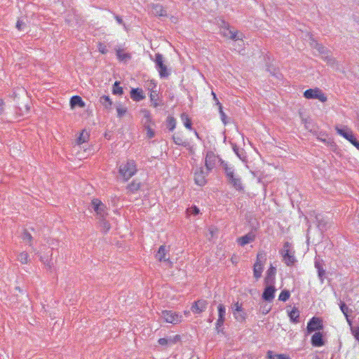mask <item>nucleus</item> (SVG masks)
I'll use <instances>...</instances> for the list:
<instances>
[{
	"label": "nucleus",
	"instance_id": "51",
	"mask_svg": "<svg viewBox=\"0 0 359 359\" xmlns=\"http://www.w3.org/2000/svg\"><path fill=\"white\" fill-rule=\"evenodd\" d=\"M219 114H220V116H221V118H222V122H223L224 124H226V114H225V113L223 111L222 106V105H219Z\"/></svg>",
	"mask_w": 359,
	"mask_h": 359
},
{
	"label": "nucleus",
	"instance_id": "17",
	"mask_svg": "<svg viewBox=\"0 0 359 359\" xmlns=\"http://www.w3.org/2000/svg\"><path fill=\"white\" fill-rule=\"evenodd\" d=\"M276 273V269L271 265L266 272V276L265 278V283L266 285H273L275 281V276Z\"/></svg>",
	"mask_w": 359,
	"mask_h": 359
},
{
	"label": "nucleus",
	"instance_id": "52",
	"mask_svg": "<svg viewBox=\"0 0 359 359\" xmlns=\"http://www.w3.org/2000/svg\"><path fill=\"white\" fill-rule=\"evenodd\" d=\"M243 311L242 306L238 302L234 304L233 306V312H241Z\"/></svg>",
	"mask_w": 359,
	"mask_h": 359
},
{
	"label": "nucleus",
	"instance_id": "62",
	"mask_svg": "<svg viewBox=\"0 0 359 359\" xmlns=\"http://www.w3.org/2000/svg\"><path fill=\"white\" fill-rule=\"evenodd\" d=\"M115 19H116V20L117 21L118 23H119L121 25H123V20L119 16L116 15L115 16Z\"/></svg>",
	"mask_w": 359,
	"mask_h": 359
},
{
	"label": "nucleus",
	"instance_id": "57",
	"mask_svg": "<svg viewBox=\"0 0 359 359\" xmlns=\"http://www.w3.org/2000/svg\"><path fill=\"white\" fill-rule=\"evenodd\" d=\"M273 359H288V357L285 354H276Z\"/></svg>",
	"mask_w": 359,
	"mask_h": 359
},
{
	"label": "nucleus",
	"instance_id": "15",
	"mask_svg": "<svg viewBox=\"0 0 359 359\" xmlns=\"http://www.w3.org/2000/svg\"><path fill=\"white\" fill-rule=\"evenodd\" d=\"M180 339V335H175L169 338H161L158 339V343L163 346H171L175 344Z\"/></svg>",
	"mask_w": 359,
	"mask_h": 359
},
{
	"label": "nucleus",
	"instance_id": "5",
	"mask_svg": "<svg viewBox=\"0 0 359 359\" xmlns=\"http://www.w3.org/2000/svg\"><path fill=\"white\" fill-rule=\"evenodd\" d=\"M161 316L166 323L177 324L182 321V316L172 311H163Z\"/></svg>",
	"mask_w": 359,
	"mask_h": 359
},
{
	"label": "nucleus",
	"instance_id": "46",
	"mask_svg": "<svg viewBox=\"0 0 359 359\" xmlns=\"http://www.w3.org/2000/svg\"><path fill=\"white\" fill-rule=\"evenodd\" d=\"M22 239L23 241L27 242L29 246H32V236L29 233H28L27 231H25L22 236Z\"/></svg>",
	"mask_w": 359,
	"mask_h": 359
},
{
	"label": "nucleus",
	"instance_id": "14",
	"mask_svg": "<svg viewBox=\"0 0 359 359\" xmlns=\"http://www.w3.org/2000/svg\"><path fill=\"white\" fill-rule=\"evenodd\" d=\"M335 130L339 135L344 137L349 142H351L355 137L353 132L346 126H344L343 128H340L338 126H336Z\"/></svg>",
	"mask_w": 359,
	"mask_h": 359
},
{
	"label": "nucleus",
	"instance_id": "34",
	"mask_svg": "<svg viewBox=\"0 0 359 359\" xmlns=\"http://www.w3.org/2000/svg\"><path fill=\"white\" fill-rule=\"evenodd\" d=\"M315 267L318 270V273L319 278L323 280V276H325V271L323 269L321 263L319 261H316L315 262Z\"/></svg>",
	"mask_w": 359,
	"mask_h": 359
},
{
	"label": "nucleus",
	"instance_id": "20",
	"mask_svg": "<svg viewBox=\"0 0 359 359\" xmlns=\"http://www.w3.org/2000/svg\"><path fill=\"white\" fill-rule=\"evenodd\" d=\"M318 227L320 231H325L330 227V223L323 217L317 215L316 217Z\"/></svg>",
	"mask_w": 359,
	"mask_h": 359
},
{
	"label": "nucleus",
	"instance_id": "27",
	"mask_svg": "<svg viewBox=\"0 0 359 359\" xmlns=\"http://www.w3.org/2000/svg\"><path fill=\"white\" fill-rule=\"evenodd\" d=\"M221 165L224 170H225V173L228 177V180L233 178V170L232 168L229 167L227 163L224 161L221 162Z\"/></svg>",
	"mask_w": 359,
	"mask_h": 359
},
{
	"label": "nucleus",
	"instance_id": "42",
	"mask_svg": "<svg viewBox=\"0 0 359 359\" xmlns=\"http://www.w3.org/2000/svg\"><path fill=\"white\" fill-rule=\"evenodd\" d=\"M116 55L120 60H126L130 58V55L128 53H125L123 50H118L116 51Z\"/></svg>",
	"mask_w": 359,
	"mask_h": 359
},
{
	"label": "nucleus",
	"instance_id": "39",
	"mask_svg": "<svg viewBox=\"0 0 359 359\" xmlns=\"http://www.w3.org/2000/svg\"><path fill=\"white\" fill-rule=\"evenodd\" d=\"M234 318L236 319L238 322H243L245 319V314L243 311L241 312H233Z\"/></svg>",
	"mask_w": 359,
	"mask_h": 359
},
{
	"label": "nucleus",
	"instance_id": "24",
	"mask_svg": "<svg viewBox=\"0 0 359 359\" xmlns=\"http://www.w3.org/2000/svg\"><path fill=\"white\" fill-rule=\"evenodd\" d=\"M140 113L143 116L142 122L144 126L150 125L152 123L151 114L147 109H142Z\"/></svg>",
	"mask_w": 359,
	"mask_h": 359
},
{
	"label": "nucleus",
	"instance_id": "43",
	"mask_svg": "<svg viewBox=\"0 0 359 359\" xmlns=\"http://www.w3.org/2000/svg\"><path fill=\"white\" fill-rule=\"evenodd\" d=\"M158 94L153 91L150 94V99L152 102V104L154 107H157L159 104L157 102Z\"/></svg>",
	"mask_w": 359,
	"mask_h": 359
},
{
	"label": "nucleus",
	"instance_id": "28",
	"mask_svg": "<svg viewBox=\"0 0 359 359\" xmlns=\"http://www.w3.org/2000/svg\"><path fill=\"white\" fill-rule=\"evenodd\" d=\"M141 187V183L140 182H137V180H133L131 183H130L127 189L128 191L131 193H134L139 190Z\"/></svg>",
	"mask_w": 359,
	"mask_h": 359
},
{
	"label": "nucleus",
	"instance_id": "37",
	"mask_svg": "<svg viewBox=\"0 0 359 359\" xmlns=\"http://www.w3.org/2000/svg\"><path fill=\"white\" fill-rule=\"evenodd\" d=\"M218 318L225 320L226 309L225 306L220 304L218 305Z\"/></svg>",
	"mask_w": 359,
	"mask_h": 359
},
{
	"label": "nucleus",
	"instance_id": "60",
	"mask_svg": "<svg viewBox=\"0 0 359 359\" xmlns=\"http://www.w3.org/2000/svg\"><path fill=\"white\" fill-rule=\"evenodd\" d=\"M4 111V102L2 100H0V115Z\"/></svg>",
	"mask_w": 359,
	"mask_h": 359
},
{
	"label": "nucleus",
	"instance_id": "49",
	"mask_svg": "<svg viewBox=\"0 0 359 359\" xmlns=\"http://www.w3.org/2000/svg\"><path fill=\"white\" fill-rule=\"evenodd\" d=\"M187 212L189 215H196L199 213L200 210L196 206H192V207L188 208Z\"/></svg>",
	"mask_w": 359,
	"mask_h": 359
},
{
	"label": "nucleus",
	"instance_id": "41",
	"mask_svg": "<svg viewBox=\"0 0 359 359\" xmlns=\"http://www.w3.org/2000/svg\"><path fill=\"white\" fill-rule=\"evenodd\" d=\"M100 226L102 227V229L107 232L110 229V224L108 222H107L104 218H100Z\"/></svg>",
	"mask_w": 359,
	"mask_h": 359
},
{
	"label": "nucleus",
	"instance_id": "26",
	"mask_svg": "<svg viewBox=\"0 0 359 359\" xmlns=\"http://www.w3.org/2000/svg\"><path fill=\"white\" fill-rule=\"evenodd\" d=\"M222 33L223 36L229 37L232 40H238L241 39L238 35V32H233L228 29H224Z\"/></svg>",
	"mask_w": 359,
	"mask_h": 359
},
{
	"label": "nucleus",
	"instance_id": "50",
	"mask_svg": "<svg viewBox=\"0 0 359 359\" xmlns=\"http://www.w3.org/2000/svg\"><path fill=\"white\" fill-rule=\"evenodd\" d=\"M98 50L102 53V54H105L107 53V47L104 44H103L102 43H99L98 44Z\"/></svg>",
	"mask_w": 359,
	"mask_h": 359
},
{
	"label": "nucleus",
	"instance_id": "3",
	"mask_svg": "<svg viewBox=\"0 0 359 359\" xmlns=\"http://www.w3.org/2000/svg\"><path fill=\"white\" fill-rule=\"evenodd\" d=\"M266 261V255L264 252H259L257 255V259L253 266V275L256 279L262 276L264 265Z\"/></svg>",
	"mask_w": 359,
	"mask_h": 359
},
{
	"label": "nucleus",
	"instance_id": "54",
	"mask_svg": "<svg viewBox=\"0 0 359 359\" xmlns=\"http://www.w3.org/2000/svg\"><path fill=\"white\" fill-rule=\"evenodd\" d=\"M224 320V319L218 318L216 323V330H217L218 332H219V327H221L223 325Z\"/></svg>",
	"mask_w": 359,
	"mask_h": 359
},
{
	"label": "nucleus",
	"instance_id": "64",
	"mask_svg": "<svg viewBox=\"0 0 359 359\" xmlns=\"http://www.w3.org/2000/svg\"><path fill=\"white\" fill-rule=\"evenodd\" d=\"M302 121H304V123L305 124H306V123H307V121H306V119H302Z\"/></svg>",
	"mask_w": 359,
	"mask_h": 359
},
{
	"label": "nucleus",
	"instance_id": "48",
	"mask_svg": "<svg viewBox=\"0 0 359 359\" xmlns=\"http://www.w3.org/2000/svg\"><path fill=\"white\" fill-rule=\"evenodd\" d=\"M116 111H117L118 116L121 118L126 113L127 109H126V108H125L121 105H118L116 107Z\"/></svg>",
	"mask_w": 359,
	"mask_h": 359
},
{
	"label": "nucleus",
	"instance_id": "40",
	"mask_svg": "<svg viewBox=\"0 0 359 359\" xmlns=\"http://www.w3.org/2000/svg\"><path fill=\"white\" fill-rule=\"evenodd\" d=\"M340 309H341V312L344 313V315L346 316L348 323L349 324H351V322L348 319V306L344 303L342 302L340 304Z\"/></svg>",
	"mask_w": 359,
	"mask_h": 359
},
{
	"label": "nucleus",
	"instance_id": "13",
	"mask_svg": "<svg viewBox=\"0 0 359 359\" xmlns=\"http://www.w3.org/2000/svg\"><path fill=\"white\" fill-rule=\"evenodd\" d=\"M208 306V302L205 300L200 299L195 302L191 306V311L194 313H200L204 311Z\"/></svg>",
	"mask_w": 359,
	"mask_h": 359
},
{
	"label": "nucleus",
	"instance_id": "61",
	"mask_svg": "<svg viewBox=\"0 0 359 359\" xmlns=\"http://www.w3.org/2000/svg\"><path fill=\"white\" fill-rule=\"evenodd\" d=\"M267 357H268V359H273L274 358V355H273V352L271 351H269L267 352Z\"/></svg>",
	"mask_w": 359,
	"mask_h": 359
},
{
	"label": "nucleus",
	"instance_id": "7",
	"mask_svg": "<svg viewBox=\"0 0 359 359\" xmlns=\"http://www.w3.org/2000/svg\"><path fill=\"white\" fill-rule=\"evenodd\" d=\"M91 206L100 219L104 218V217L107 215L106 206L100 200L97 198L93 199L91 201Z\"/></svg>",
	"mask_w": 359,
	"mask_h": 359
},
{
	"label": "nucleus",
	"instance_id": "33",
	"mask_svg": "<svg viewBox=\"0 0 359 359\" xmlns=\"http://www.w3.org/2000/svg\"><path fill=\"white\" fill-rule=\"evenodd\" d=\"M89 139V134L88 132L83 130L80 134V136L77 139V144H81L84 142H86Z\"/></svg>",
	"mask_w": 359,
	"mask_h": 359
},
{
	"label": "nucleus",
	"instance_id": "19",
	"mask_svg": "<svg viewBox=\"0 0 359 359\" xmlns=\"http://www.w3.org/2000/svg\"><path fill=\"white\" fill-rule=\"evenodd\" d=\"M151 13L156 16H166L167 13L163 6L160 4H152L151 6Z\"/></svg>",
	"mask_w": 359,
	"mask_h": 359
},
{
	"label": "nucleus",
	"instance_id": "10",
	"mask_svg": "<svg viewBox=\"0 0 359 359\" xmlns=\"http://www.w3.org/2000/svg\"><path fill=\"white\" fill-rule=\"evenodd\" d=\"M155 62L156 68L159 72L161 77H167L169 75V72L167 69V67L163 63V57L160 53L156 54Z\"/></svg>",
	"mask_w": 359,
	"mask_h": 359
},
{
	"label": "nucleus",
	"instance_id": "30",
	"mask_svg": "<svg viewBox=\"0 0 359 359\" xmlns=\"http://www.w3.org/2000/svg\"><path fill=\"white\" fill-rule=\"evenodd\" d=\"M289 317L292 323H299V312L297 308H293L289 313Z\"/></svg>",
	"mask_w": 359,
	"mask_h": 359
},
{
	"label": "nucleus",
	"instance_id": "44",
	"mask_svg": "<svg viewBox=\"0 0 359 359\" xmlns=\"http://www.w3.org/2000/svg\"><path fill=\"white\" fill-rule=\"evenodd\" d=\"M167 123L168 127L169 128L170 130H174L176 126L175 119L173 117H168L167 119Z\"/></svg>",
	"mask_w": 359,
	"mask_h": 359
},
{
	"label": "nucleus",
	"instance_id": "47",
	"mask_svg": "<svg viewBox=\"0 0 359 359\" xmlns=\"http://www.w3.org/2000/svg\"><path fill=\"white\" fill-rule=\"evenodd\" d=\"M151 124L144 126L147 130V136L148 138H152L154 136V132L151 128Z\"/></svg>",
	"mask_w": 359,
	"mask_h": 359
},
{
	"label": "nucleus",
	"instance_id": "21",
	"mask_svg": "<svg viewBox=\"0 0 359 359\" xmlns=\"http://www.w3.org/2000/svg\"><path fill=\"white\" fill-rule=\"evenodd\" d=\"M130 97L135 101H140L144 98L143 91L139 88H133L130 92Z\"/></svg>",
	"mask_w": 359,
	"mask_h": 359
},
{
	"label": "nucleus",
	"instance_id": "23",
	"mask_svg": "<svg viewBox=\"0 0 359 359\" xmlns=\"http://www.w3.org/2000/svg\"><path fill=\"white\" fill-rule=\"evenodd\" d=\"M310 45L313 48L316 49L319 53L325 55L327 53V50L325 48L322 44L318 43L316 41L311 39V41L310 42Z\"/></svg>",
	"mask_w": 359,
	"mask_h": 359
},
{
	"label": "nucleus",
	"instance_id": "58",
	"mask_svg": "<svg viewBox=\"0 0 359 359\" xmlns=\"http://www.w3.org/2000/svg\"><path fill=\"white\" fill-rule=\"evenodd\" d=\"M212 97H213V100L215 102V104L218 106V107H219V105H222V104L219 102L217 97V95L216 94L212 91Z\"/></svg>",
	"mask_w": 359,
	"mask_h": 359
},
{
	"label": "nucleus",
	"instance_id": "36",
	"mask_svg": "<svg viewBox=\"0 0 359 359\" xmlns=\"http://www.w3.org/2000/svg\"><path fill=\"white\" fill-rule=\"evenodd\" d=\"M40 260L48 269H51L53 266V263L51 260V258L46 257V256H41Z\"/></svg>",
	"mask_w": 359,
	"mask_h": 359
},
{
	"label": "nucleus",
	"instance_id": "16",
	"mask_svg": "<svg viewBox=\"0 0 359 359\" xmlns=\"http://www.w3.org/2000/svg\"><path fill=\"white\" fill-rule=\"evenodd\" d=\"M255 239V235L252 232H250L247 233L246 235L241 236L237 239L238 243L241 245L244 246L252 241H254Z\"/></svg>",
	"mask_w": 359,
	"mask_h": 359
},
{
	"label": "nucleus",
	"instance_id": "22",
	"mask_svg": "<svg viewBox=\"0 0 359 359\" xmlns=\"http://www.w3.org/2000/svg\"><path fill=\"white\" fill-rule=\"evenodd\" d=\"M70 105L72 108L79 106L81 108L85 107V102L82 100L81 97L77 95L73 96L70 100Z\"/></svg>",
	"mask_w": 359,
	"mask_h": 359
},
{
	"label": "nucleus",
	"instance_id": "1",
	"mask_svg": "<svg viewBox=\"0 0 359 359\" xmlns=\"http://www.w3.org/2000/svg\"><path fill=\"white\" fill-rule=\"evenodd\" d=\"M137 172L136 165L133 160H128L120 165L118 172L123 178L124 181L128 180Z\"/></svg>",
	"mask_w": 359,
	"mask_h": 359
},
{
	"label": "nucleus",
	"instance_id": "9",
	"mask_svg": "<svg viewBox=\"0 0 359 359\" xmlns=\"http://www.w3.org/2000/svg\"><path fill=\"white\" fill-rule=\"evenodd\" d=\"M323 328L322 320L317 317H313L307 324L306 332L307 334H310L313 332L321 330Z\"/></svg>",
	"mask_w": 359,
	"mask_h": 359
},
{
	"label": "nucleus",
	"instance_id": "18",
	"mask_svg": "<svg viewBox=\"0 0 359 359\" xmlns=\"http://www.w3.org/2000/svg\"><path fill=\"white\" fill-rule=\"evenodd\" d=\"M311 344L315 347H320L325 344L322 333L317 332L312 336Z\"/></svg>",
	"mask_w": 359,
	"mask_h": 359
},
{
	"label": "nucleus",
	"instance_id": "2",
	"mask_svg": "<svg viewBox=\"0 0 359 359\" xmlns=\"http://www.w3.org/2000/svg\"><path fill=\"white\" fill-rule=\"evenodd\" d=\"M280 253L283 257V261L287 266H292L296 262L294 252L292 250L290 243L285 242L284 243Z\"/></svg>",
	"mask_w": 359,
	"mask_h": 359
},
{
	"label": "nucleus",
	"instance_id": "25",
	"mask_svg": "<svg viewBox=\"0 0 359 359\" xmlns=\"http://www.w3.org/2000/svg\"><path fill=\"white\" fill-rule=\"evenodd\" d=\"M29 255L27 252H21L18 254L17 255V259L22 264H27L29 262Z\"/></svg>",
	"mask_w": 359,
	"mask_h": 359
},
{
	"label": "nucleus",
	"instance_id": "32",
	"mask_svg": "<svg viewBox=\"0 0 359 359\" xmlns=\"http://www.w3.org/2000/svg\"><path fill=\"white\" fill-rule=\"evenodd\" d=\"M229 182L232 184L234 188L237 190L243 189L242 183L240 178L233 177V178L229 180Z\"/></svg>",
	"mask_w": 359,
	"mask_h": 359
},
{
	"label": "nucleus",
	"instance_id": "55",
	"mask_svg": "<svg viewBox=\"0 0 359 359\" xmlns=\"http://www.w3.org/2000/svg\"><path fill=\"white\" fill-rule=\"evenodd\" d=\"M25 26V23L21 21V20H18L17 23H16V28L21 31L23 29V27Z\"/></svg>",
	"mask_w": 359,
	"mask_h": 359
},
{
	"label": "nucleus",
	"instance_id": "31",
	"mask_svg": "<svg viewBox=\"0 0 359 359\" xmlns=\"http://www.w3.org/2000/svg\"><path fill=\"white\" fill-rule=\"evenodd\" d=\"M100 102L104 107L106 109H110L112 105V102L109 96L103 95L100 98Z\"/></svg>",
	"mask_w": 359,
	"mask_h": 359
},
{
	"label": "nucleus",
	"instance_id": "45",
	"mask_svg": "<svg viewBox=\"0 0 359 359\" xmlns=\"http://www.w3.org/2000/svg\"><path fill=\"white\" fill-rule=\"evenodd\" d=\"M119 83L116 81L114 88H113V93L116 95L123 94V88L118 86Z\"/></svg>",
	"mask_w": 359,
	"mask_h": 359
},
{
	"label": "nucleus",
	"instance_id": "59",
	"mask_svg": "<svg viewBox=\"0 0 359 359\" xmlns=\"http://www.w3.org/2000/svg\"><path fill=\"white\" fill-rule=\"evenodd\" d=\"M350 142L359 150V142L355 137Z\"/></svg>",
	"mask_w": 359,
	"mask_h": 359
},
{
	"label": "nucleus",
	"instance_id": "29",
	"mask_svg": "<svg viewBox=\"0 0 359 359\" xmlns=\"http://www.w3.org/2000/svg\"><path fill=\"white\" fill-rule=\"evenodd\" d=\"M322 58L327 62L328 65L331 66L332 67H335L338 65L337 60L332 56L325 54L322 55Z\"/></svg>",
	"mask_w": 359,
	"mask_h": 359
},
{
	"label": "nucleus",
	"instance_id": "63",
	"mask_svg": "<svg viewBox=\"0 0 359 359\" xmlns=\"http://www.w3.org/2000/svg\"><path fill=\"white\" fill-rule=\"evenodd\" d=\"M269 311H270V309H264L262 311V313H263L264 314H266V313H268L269 312Z\"/></svg>",
	"mask_w": 359,
	"mask_h": 359
},
{
	"label": "nucleus",
	"instance_id": "12",
	"mask_svg": "<svg viewBox=\"0 0 359 359\" xmlns=\"http://www.w3.org/2000/svg\"><path fill=\"white\" fill-rule=\"evenodd\" d=\"M275 292L276 289L273 285H267L262 294L263 299L269 302H272L274 299Z\"/></svg>",
	"mask_w": 359,
	"mask_h": 359
},
{
	"label": "nucleus",
	"instance_id": "6",
	"mask_svg": "<svg viewBox=\"0 0 359 359\" xmlns=\"http://www.w3.org/2000/svg\"><path fill=\"white\" fill-rule=\"evenodd\" d=\"M223 161L219 158L213 151H209L207 152L205 158V165L208 171H211L215 166L217 162Z\"/></svg>",
	"mask_w": 359,
	"mask_h": 359
},
{
	"label": "nucleus",
	"instance_id": "11",
	"mask_svg": "<svg viewBox=\"0 0 359 359\" xmlns=\"http://www.w3.org/2000/svg\"><path fill=\"white\" fill-rule=\"evenodd\" d=\"M170 251V247L166 245H161L158 248V250L157 253L156 254L155 257L157 260L159 262H168L170 264L172 262L170 261L169 257H167V254Z\"/></svg>",
	"mask_w": 359,
	"mask_h": 359
},
{
	"label": "nucleus",
	"instance_id": "53",
	"mask_svg": "<svg viewBox=\"0 0 359 359\" xmlns=\"http://www.w3.org/2000/svg\"><path fill=\"white\" fill-rule=\"evenodd\" d=\"M351 331L355 339L359 342V326L355 329H351Z\"/></svg>",
	"mask_w": 359,
	"mask_h": 359
},
{
	"label": "nucleus",
	"instance_id": "35",
	"mask_svg": "<svg viewBox=\"0 0 359 359\" xmlns=\"http://www.w3.org/2000/svg\"><path fill=\"white\" fill-rule=\"evenodd\" d=\"M181 119L187 128L191 129V122L187 114H182L181 115Z\"/></svg>",
	"mask_w": 359,
	"mask_h": 359
},
{
	"label": "nucleus",
	"instance_id": "8",
	"mask_svg": "<svg viewBox=\"0 0 359 359\" xmlns=\"http://www.w3.org/2000/svg\"><path fill=\"white\" fill-rule=\"evenodd\" d=\"M210 171L205 170L203 168L200 167L197 168L194 173V180L196 184L199 186H203L206 184V177Z\"/></svg>",
	"mask_w": 359,
	"mask_h": 359
},
{
	"label": "nucleus",
	"instance_id": "4",
	"mask_svg": "<svg viewBox=\"0 0 359 359\" xmlns=\"http://www.w3.org/2000/svg\"><path fill=\"white\" fill-rule=\"evenodd\" d=\"M304 96L306 99H318L322 102H325L327 101V97L326 95L323 93V91L318 88H311L306 90L304 93Z\"/></svg>",
	"mask_w": 359,
	"mask_h": 359
},
{
	"label": "nucleus",
	"instance_id": "38",
	"mask_svg": "<svg viewBox=\"0 0 359 359\" xmlns=\"http://www.w3.org/2000/svg\"><path fill=\"white\" fill-rule=\"evenodd\" d=\"M290 292L288 290H284L280 292L278 297V299L282 302H286L290 298Z\"/></svg>",
	"mask_w": 359,
	"mask_h": 359
},
{
	"label": "nucleus",
	"instance_id": "56",
	"mask_svg": "<svg viewBox=\"0 0 359 359\" xmlns=\"http://www.w3.org/2000/svg\"><path fill=\"white\" fill-rule=\"evenodd\" d=\"M173 140H174V142L175 144H178V145H184L185 144L184 142H183V140L180 138V137H173Z\"/></svg>",
	"mask_w": 359,
	"mask_h": 359
}]
</instances>
